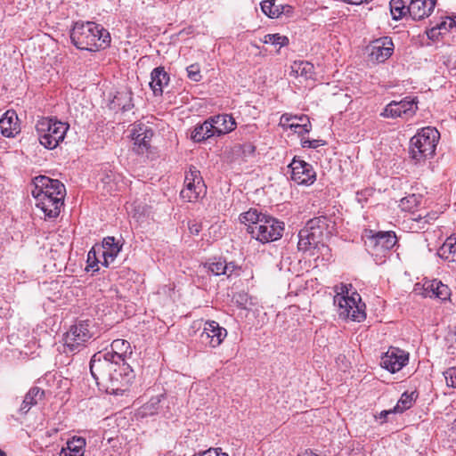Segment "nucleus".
I'll return each mask as SVG.
<instances>
[{
    "label": "nucleus",
    "instance_id": "f257e3e1",
    "mask_svg": "<svg viewBox=\"0 0 456 456\" xmlns=\"http://www.w3.org/2000/svg\"><path fill=\"white\" fill-rule=\"evenodd\" d=\"M90 371L98 386L106 393L122 395L129 390L135 379L134 370L128 362L108 361L100 354H94L90 361Z\"/></svg>",
    "mask_w": 456,
    "mask_h": 456
},
{
    "label": "nucleus",
    "instance_id": "f03ea898",
    "mask_svg": "<svg viewBox=\"0 0 456 456\" xmlns=\"http://www.w3.org/2000/svg\"><path fill=\"white\" fill-rule=\"evenodd\" d=\"M70 39L77 49L94 52L108 45L110 36L101 25L93 21H77L70 31Z\"/></svg>",
    "mask_w": 456,
    "mask_h": 456
},
{
    "label": "nucleus",
    "instance_id": "7ed1b4c3",
    "mask_svg": "<svg viewBox=\"0 0 456 456\" xmlns=\"http://www.w3.org/2000/svg\"><path fill=\"white\" fill-rule=\"evenodd\" d=\"M362 238L366 250L378 265L385 262L386 257L397 243V237L393 231L374 232L367 230Z\"/></svg>",
    "mask_w": 456,
    "mask_h": 456
},
{
    "label": "nucleus",
    "instance_id": "20e7f679",
    "mask_svg": "<svg viewBox=\"0 0 456 456\" xmlns=\"http://www.w3.org/2000/svg\"><path fill=\"white\" fill-rule=\"evenodd\" d=\"M439 132L430 126L420 129L410 141V155L415 163L426 161L434 156Z\"/></svg>",
    "mask_w": 456,
    "mask_h": 456
},
{
    "label": "nucleus",
    "instance_id": "39448f33",
    "mask_svg": "<svg viewBox=\"0 0 456 456\" xmlns=\"http://www.w3.org/2000/svg\"><path fill=\"white\" fill-rule=\"evenodd\" d=\"M69 125L55 118H41L36 124V131L41 145L48 150L55 149L65 138Z\"/></svg>",
    "mask_w": 456,
    "mask_h": 456
},
{
    "label": "nucleus",
    "instance_id": "423d86ee",
    "mask_svg": "<svg viewBox=\"0 0 456 456\" xmlns=\"http://www.w3.org/2000/svg\"><path fill=\"white\" fill-rule=\"evenodd\" d=\"M333 301L339 318L358 322L365 319L366 314L363 310L365 305L361 304L360 295L354 293L352 296H348L346 285L341 284L340 292H337Z\"/></svg>",
    "mask_w": 456,
    "mask_h": 456
},
{
    "label": "nucleus",
    "instance_id": "0eeeda50",
    "mask_svg": "<svg viewBox=\"0 0 456 456\" xmlns=\"http://www.w3.org/2000/svg\"><path fill=\"white\" fill-rule=\"evenodd\" d=\"M92 322L89 320L79 321L70 326L63 335L64 353L76 354L84 348L92 338Z\"/></svg>",
    "mask_w": 456,
    "mask_h": 456
},
{
    "label": "nucleus",
    "instance_id": "6e6552de",
    "mask_svg": "<svg viewBox=\"0 0 456 456\" xmlns=\"http://www.w3.org/2000/svg\"><path fill=\"white\" fill-rule=\"evenodd\" d=\"M284 232V223L278 219L266 216V217L258 223V225H250L248 232L251 237L261 243L275 241L282 237Z\"/></svg>",
    "mask_w": 456,
    "mask_h": 456
},
{
    "label": "nucleus",
    "instance_id": "1a4fd4ad",
    "mask_svg": "<svg viewBox=\"0 0 456 456\" xmlns=\"http://www.w3.org/2000/svg\"><path fill=\"white\" fill-rule=\"evenodd\" d=\"M417 104V97L408 96L400 102L392 101L385 107L380 115L384 118H402L407 120L415 115L418 110Z\"/></svg>",
    "mask_w": 456,
    "mask_h": 456
},
{
    "label": "nucleus",
    "instance_id": "9d476101",
    "mask_svg": "<svg viewBox=\"0 0 456 456\" xmlns=\"http://www.w3.org/2000/svg\"><path fill=\"white\" fill-rule=\"evenodd\" d=\"M391 37H382L372 40L366 47L369 61L372 63H384L394 53Z\"/></svg>",
    "mask_w": 456,
    "mask_h": 456
},
{
    "label": "nucleus",
    "instance_id": "9b49d317",
    "mask_svg": "<svg viewBox=\"0 0 456 456\" xmlns=\"http://www.w3.org/2000/svg\"><path fill=\"white\" fill-rule=\"evenodd\" d=\"M35 190L32 191L34 197L41 195L58 196L64 198L66 195L65 186L59 180L52 179L45 175H39L35 178Z\"/></svg>",
    "mask_w": 456,
    "mask_h": 456
},
{
    "label": "nucleus",
    "instance_id": "f8f14e48",
    "mask_svg": "<svg viewBox=\"0 0 456 456\" xmlns=\"http://www.w3.org/2000/svg\"><path fill=\"white\" fill-rule=\"evenodd\" d=\"M289 168L291 170V180L297 184L310 185L316 180V173L312 165L303 159L294 158Z\"/></svg>",
    "mask_w": 456,
    "mask_h": 456
},
{
    "label": "nucleus",
    "instance_id": "ddd939ff",
    "mask_svg": "<svg viewBox=\"0 0 456 456\" xmlns=\"http://www.w3.org/2000/svg\"><path fill=\"white\" fill-rule=\"evenodd\" d=\"M409 361V354L397 347H390L385 353L380 361L382 368L387 370L391 373H395L404 367Z\"/></svg>",
    "mask_w": 456,
    "mask_h": 456
},
{
    "label": "nucleus",
    "instance_id": "4468645a",
    "mask_svg": "<svg viewBox=\"0 0 456 456\" xmlns=\"http://www.w3.org/2000/svg\"><path fill=\"white\" fill-rule=\"evenodd\" d=\"M134 140V151L137 154H144L151 148V141L153 136V130L147 125L136 124L132 130Z\"/></svg>",
    "mask_w": 456,
    "mask_h": 456
},
{
    "label": "nucleus",
    "instance_id": "2eb2a0df",
    "mask_svg": "<svg viewBox=\"0 0 456 456\" xmlns=\"http://www.w3.org/2000/svg\"><path fill=\"white\" fill-rule=\"evenodd\" d=\"M226 336V330L221 327L218 322L215 321H208L204 324V329L200 334V338L203 343L208 344L210 347L215 348L223 342Z\"/></svg>",
    "mask_w": 456,
    "mask_h": 456
},
{
    "label": "nucleus",
    "instance_id": "dca6fc26",
    "mask_svg": "<svg viewBox=\"0 0 456 456\" xmlns=\"http://www.w3.org/2000/svg\"><path fill=\"white\" fill-rule=\"evenodd\" d=\"M108 361H117L127 362V359L132 355L130 343L125 339H115L110 345V350L105 352H97Z\"/></svg>",
    "mask_w": 456,
    "mask_h": 456
},
{
    "label": "nucleus",
    "instance_id": "f3484780",
    "mask_svg": "<svg viewBox=\"0 0 456 456\" xmlns=\"http://www.w3.org/2000/svg\"><path fill=\"white\" fill-rule=\"evenodd\" d=\"M280 125L285 129H290L299 135L308 134L312 128L311 122L307 116H291L283 114L280 119Z\"/></svg>",
    "mask_w": 456,
    "mask_h": 456
},
{
    "label": "nucleus",
    "instance_id": "a211bd4d",
    "mask_svg": "<svg viewBox=\"0 0 456 456\" xmlns=\"http://www.w3.org/2000/svg\"><path fill=\"white\" fill-rule=\"evenodd\" d=\"M34 198L37 200V207L43 211L45 218H55L60 215L64 198H59L58 196L53 198L45 194Z\"/></svg>",
    "mask_w": 456,
    "mask_h": 456
},
{
    "label": "nucleus",
    "instance_id": "6ab92c4d",
    "mask_svg": "<svg viewBox=\"0 0 456 456\" xmlns=\"http://www.w3.org/2000/svg\"><path fill=\"white\" fill-rule=\"evenodd\" d=\"M322 240L321 232H314L305 225L298 232L297 248L300 251L306 252L312 248H317L320 245L323 247Z\"/></svg>",
    "mask_w": 456,
    "mask_h": 456
},
{
    "label": "nucleus",
    "instance_id": "aec40b11",
    "mask_svg": "<svg viewBox=\"0 0 456 456\" xmlns=\"http://www.w3.org/2000/svg\"><path fill=\"white\" fill-rule=\"evenodd\" d=\"M306 225L308 229L321 232V237L330 236L336 229V220L333 216L320 215L310 219Z\"/></svg>",
    "mask_w": 456,
    "mask_h": 456
},
{
    "label": "nucleus",
    "instance_id": "412c9836",
    "mask_svg": "<svg viewBox=\"0 0 456 456\" xmlns=\"http://www.w3.org/2000/svg\"><path fill=\"white\" fill-rule=\"evenodd\" d=\"M436 4V0H411L407 11L413 20H419L431 14Z\"/></svg>",
    "mask_w": 456,
    "mask_h": 456
},
{
    "label": "nucleus",
    "instance_id": "4be33fe9",
    "mask_svg": "<svg viewBox=\"0 0 456 456\" xmlns=\"http://www.w3.org/2000/svg\"><path fill=\"white\" fill-rule=\"evenodd\" d=\"M122 246L116 242L114 237L108 236L103 239L102 245H98V252H101L103 261L102 265L108 267L118 256Z\"/></svg>",
    "mask_w": 456,
    "mask_h": 456
},
{
    "label": "nucleus",
    "instance_id": "5701e85b",
    "mask_svg": "<svg viewBox=\"0 0 456 456\" xmlns=\"http://www.w3.org/2000/svg\"><path fill=\"white\" fill-rule=\"evenodd\" d=\"M0 133L7 138L14 137L20 133L18 116L15 110H8L0 118Z\"/></svg>",
    "mask_w": 456,
    "mask_h": 456
},
{
    "label": "nucleus",
    "instance_id": "b1692460",
    "mask_svg": "<svg viewBox=\"0 0 456 456\" xmlns=\"http://www.w3.org/2000/svg\"><path fill=\"white\" fill-rule=\"evenodd\" d=\"M215 136L228 134L235 129L236 122L232 115L220 114L209 118Z\"/></svg>",
    "mask_w": 456,
    "mask_h": 456
},
{
    "label": "nucleus",
    "instance_id": "393cba45",
    "mask_svg": "<svg viewBox=\"0 0 456 456\" xmlns=\"http://www.w3.org/2000/svg\"><path fill=\"white\" fill-rule=\"evenodd\" d=\"M424 291L427 297L445 301L450 298L451 289L441 281L433 280L424 283Z\"/></svg>",
    "mask_w": 456,
    "mask_h": 456
},
{
    "label": "nucleus",
    "instance_id": "a878e982",
    "mask_svg": "<svg viewBox=\"0 0 456 456\" xmlns=\"http://www.w3.org/2000/svg\"><path fill=\"white\" fill-rule=\"evenodd\" d=\"M169 75L163 67L153 69L151 73L150 86L155 96L162 95L164 86L168 85Z\"/></svg>",
    "mask_w": 456,
    "mask_h": 456
},
{
    "label": "nucleus",
    "instance_id": "bb28decb",
    "mask_svg": "<svg viewBox=\"0 0 456 456\" xmlns=\"http://www.w3.org/2000/svg\"><path fill=\"white\" fill-rule=\"evenodd\" d=\"M121 183L122 179L118 174L113 172L112 170H104L101 174L98 185L102 186L107 193L111 194L112 192L120 189Z\"/></svg>",
    "mask_w": 456,
    "mask_h": 456
},
{
    "label": "nucleus",
    "instance_id": "cd10ccee",
    "mask_svg": "<svg viewBox=\"0 0 456 456\" xmlns=\"http://www.w3.org/2000/svg\"><path fill=\"white\" fill-rule=\"evenodd\" d=\"M86 439L74 436L69 440L65 447H62L59 456H84Z\"/></svg>",
    "mask_w": 456,
    "mask_h": 456
},
{
    "label": "nucleus",
    "instance_id": "c85d7f7f",
    "mask_svg": "<svg viewBox=\"0 0 456 456\" xmlns=\"http://www.w3.org/2000/svg\"><path fill=\"white\" fill-rule=\"evenodd\" d=\"M134 107L132 92L124 90L118 92L110 102V109L127 111Z\"/></svg>",
    "mask_w": 456,
    "mask_h": 456
},
{
    "label": "nucleus",
    "instance_id": "c756f323",
    "mask_svg": "<svg viewBox=\"0 0 456 456\" xmlns=\"http://www.w3.org/2000/svg\"><path fill=\"white\" fill-rule=\"evenodd\" d=\"M212 136H215V134L209 118L202 124L197 125L191 134V138L195 142H204Z\"/></svg>",
    "mask_w": 456,
    "mask_h": 456
},
{
    "label": "nucleus",
    "instance_id": "7c9ffc66",
    "mask_svg": "<svg viewBox=\"0 0 456 456\" xmlns=\"http://www.w3.org/2000/svg\"><path fill=\"white\" fill-rule=\"evenodd\" d=\"M45 395L44 390L37 387H34L26 394L20 411L22 413H27L31 406L37 404L38 400H41Z\"/></svg>",
    "mask_w": 456,
    "mask_h": 456
},
{
    "label": "nucleus",
    "instance_id": "2f4dec72",
    "mask_svg": "<svg viewBox=\"0 0 456 456\" xmlns=\"http://www.w3.org/2000/svg\"><path fill=\"white\" fill-rule=\"evenodd\" d=\"M266 216L265 214L258 212L256 208H250L248 211L240 215V221L248 226V230L250 228V225H258V223L263 221Z\"/></svg>",
    "mask_w": 456,
    "mask_h": 456
},
{
    "label": "nucleus",
    "instance_id": "473e14b6",
    "mask_svg": "<svg viewBox=\"0 0 456 456\" xmlns=\"http://www.w3.org/2000/svg\"><path fill=\"white\" fill-rule=\"evenodd\" d=\"M206 192V186L202 189H198L196 187V183L193 185L191 184H185V187L181 191V197L188 201V202H193L196 201L201 194H205Z\"/></svg>",
    "mask_w": 456,
    "mask_h": 456
},
{
    "label": "nucleus",
    "instance_id": "72a5a7b5",
    "mask_svg": "<svg viewBox=\"0 0 456 456\" xmlns=\"http://www.w3.org/2000/svg\"><path fill=\"white\" fill-rule=\"evenodd\" d=\"M421 200L420 194H408L400 200L399 207L403 211L412 212L420 205Z\"/></svg>",
    "mask_w": 456,
    "mask_h": 456
},
{
    "label": "nucleus",
    "instance_id": "f704fd0d",
    "mask_svg": "<svg viewBox=\"0 0 456 456\" xmlns=\"http://www.w3.org/2000/svg\"><path fill=\"white\" fill-rule=\"evenodd\" d=\"M416 397L417 396L415 395L414 392H411L410 394L404 392L401 395V398L398 400L396 405L392 409V411H394L396 413H403L404 411L410 409L412 406Z\"/></svg>",
    "mask_w": 456,
    "mask_h": 456
},
{
    "label": "nucleus",
    "instance_id": "c9c22d12",
    "mask_svg": "<svg viewBox=\"0 0 456 456\" xmlns=\"http://www.w3.org/2000/svg\"><path fill=\"white\" fill-rule=\"evenodd\" d=\"M226 260L222 257H215L205 264V267L214 275L219 276L225 274Z\"/></svg>",
    "mask_w": 456,
    "mask_h": 456
},
{
    "label": "nucleus",
    "instance_id": "e433bc0d",
    "mask_svg": "<svg viewBox=\"0 0 456 456\" xmlns=\"http://www.w3.org/2000/svg\"><path fill=\"white\" fill-rule=\"evenodd\" d=\"M392 18L398 20L408 13L407 6L403 0H391L389 3Z\"/></svg>",
    "mask_w": 456,
    "mask_h": 456
},
{
    "label": "nucleus",
    "instance_id": "4c0bfd02",
    "mask_svg": "<svg viewBox=\"0 0 456 456\" xmlns=\"http://www.w3.org/2000/svg\"><path fill=\"white\" fill-rule=\"evenodd\" d=\"M281 5L275 4L274 0H265L261 3V9L263 12L269 18H278L283 11L280 9Z\"/></svg>",
    "mask_w": 456,
    "mask_h": 456
},
{
    "label": "nucleus",
    "instance_id": "58836bf2",
    "mask_svg": "<svg viewBox=\"0 0 456 456\" xmlns=\"http://www.w3.org/2000/svg\"><path fill=\"white\" fill-rule=\"evenodd\" d=\"M194 184L196 183V187L198 189H202L205 187L203 179L200 175V172L197 170L195 167H191L190 170L186 173L184 178V184Z\"/></svg>",
    "mask_w": 456,
    "mask_h": 456
},
{
    "label": "nucleus",
    "instance_id": "ea45409f",
    "mask_svg": "<svg viewBox=\"0 0 456 456\" xmlns=\"http://www.w3.org/2000/svg\"><path fill=\"white\" fill-rule=\"evenodd\" d=\"M264 44H271L273 45H279L280 47H283L289 45V39L286 36L276 34H267L263 38Z\"/></svg>",
    "mask_w": 456,
    "mask_h": 456
},
{
    "label": "nucleus",
    "instance_id": "a19ab883",
    "mask_svg": "<svg viewBox=\"0 0 456 456\" xmlns=\"http://www.w3.org/2000/svg\"><path fill=\"white\" fill-rule=\"evenodd\" d=\"M292 69L297 74L308 77L313 73L314 66L308 61H299L295 62Z\"/></svg>",
    "mask_w": 456,
    "mask_h": 456
},
{
    "label": "nucleus",
    "instance_id": "79ce46f5",
    "mask_svg": "<svg viewBox=\"0 0 456 456\" xmlns=\"http://www.w3.org/2000/svg\"><path fill=\"white\" fill-rule=\"evenodd\" d=\"M101 252H98V245H94L87 254V266L86 268V271L93 270L97 271L98 268L94 269V267L98 266V263L100 262L98 259V255Z\"/></svg>",
    "mask_w": 456,
    "mask_h": 456
},
{
    "label": "nucleus",
    "instance_id": "37998d69",
    "mask_svg": "<svg viewBox=\"0 0 456 456\" xmlns=\"http://www.w3.org/2000/svg\"><path fill=\"white\" fill-rule=\"evenodd\" d=\"M456 252V239L452 237L448 238L446 241L443 244V246L438 250V255L441 257H446V254H452Z\"/></svg>",
    "mask_w": 456,
    "mask_h": 456
},
{
    "label": "nucleus",
    "instance_id": "c03bdc74",
    "mask_svg": "<svg viewBox=\"0 0 456 456\" xmlns=\"http://www.w3.org/2000/svg\"><path fill=\"white\" fill-rule=\"evenodd\" d=\"M161 397H163V395L151 398V400L142 407L143 413L149 415H153L154 413H156L159 408V404L161 401Z\"/></svg>",
    "mask_w": 456,
    "mask_h": 456
},
{
    "label": "nucleus",
    "instance_id": "a18cd8bd",
    "mask_svg": "<svg viewBox=\"0 0 456 456\" xmlns=\"http://www.w3.org/2000/svg\"><path fill=\"white\" fill-rule=\"evenodd\" d=\"M188 77L193 82H200L202 78L200 67L198 63H193L186 68Z\"/></svg>",
    "mask_w": 456,
    "mask_h": 456
},
{
    "label": "nucleus",
    "instance_id": "49530a36",
    "mask_svg": "<svg viewBox=\"0 0 456 456\" xmlns=\"http://www.w3.org/2000/svg\"><path fill=\"white\" fill-rule=\"evenodd\" d=\"M241 267L238 265L235 262H226L225 266V274L227 278H232V276L238 277L240 275Z\"/></svg>",
    "mask_w": 456,
    "mask_h": 456
},
{
    "label": "nucleus",
    "instance_id": "de8ad7c7",
    "mask_svg": "<svg viewBox=\"0 0 456 456\" xmlns=\"http://www.w3.org/2000/svg\"><path fill=\"white\" fill-rule=\"evenodd\" d=\"M446 384L449 387L456 388V368H450L444 372Z\"/></svg>",
    "mask_w": 456,
    "mask_h": 456
},
{
    "label": "nucleus",
    "instance_id": "09e8293b",
    "mask_svg": "<svg viewBox=\"0 0 456 456\" xmlns=\"http://www.w3.org/2000/svg\"><path fill=\"white\" fill-rule=\"evenodd\" d=\"M192 456H229L224 452L221 448H209L206 451L195 453Z\"/></svg>",
    "mask_w": 456,
    "mask_h": 456
},
{
    "label": "nucleus",
    "instance_id": "8fccbe9b",
    "mask_svg": "<svg viewBox=\"0 0 456 456\" xmlns=\"http://www.w3.org/2000/svg\"><path fill=\"white\" fill-rule=\"evenodd\" d=\"M456 27V17H447L446 20H443L439 25H437V28L442 30H451L452 28Z\"/></svg>",
    "mask_w": 456,
    "mask_h": 456
},
{
    "label": "nucleus",
    "instance_id": "3c124183",
    "mask_svg": "<svg viewBox=\"0 0 456 456\" xmlns=\"http://www.w3.org/2000/svg\"><path fill=\"white\" fill-rule=\"evenodd\" d=\"M234 299H235L236 304L240 307L246 308L247 304L249 299V297H248V293H246V292H239L236 295H234Z\"/></svg>",
    "mask_w": 456,
    "mask_h": 456
},
{
    "label": "nucleus",
    "instance_id": "603ef678",
    "mask_svg": "<svg viewBox=\"0 0 456 456\" xmlns=\"http://www.w3.org/2000/svg\"><path fill=\"white\" fill-rule=\"evenodd\" d=\"M301 144L304 148H317L319 146V141L302 138Z\"/></svg>",
    "mask_w": 456,
    "mask_h": 456
},
{
    "label": "nucleus",
    "instance_id": "864d4df0",
    "mask_svg": "<svg viewBox=\"0 0 456 456\" xmlns=\"http://www.w3.org/2000/svg\"><path fill=\"white\" fill-rule=\"evenodd\" d=\"M189 230L191 234L198 235L201 231V225L197 223L190 224Z\"/></svg>",
    "mask_w": 456,
    "mask_h": 456
},
{
    "label": "nucleus",
    "instance_id": "5fc2aeb1",
    "mask_svg": "<svg viewBox=\"0 0 456 456\" xmlns=\"http://www.w3.org/2000/svg\"><path fill=\"white\" fill-rule=\"evenodd\" d=\"M391 413H395L394 411H392V409L390 410H387V411H382L379 414V419H386L387 415L391 414Z\"/></svg>",
    "mask_w": 456,
    "mask_h": 456
},
{
    "label": "nucleus",
    "instance_id": "6e6d98bb",
    "mask_svg": "<svg viewBox=\"0 0 456 456\" xmlns=\"http://www.w3.org/2000/svg\"><path fill=\"white\" fill-rule=\"evenodd\" d=\"M414 220L419 223H423V224L428 223V216H419L418 217L414 218Z\"/></svg>",
    "mask_w": 456,
    "mask_h": 456
},
{
    "label": "nucleus",
    "instance_id": "4d7b16f0",
    "mask_svg": "<svg viewBox=\"0 0 456 456\" xmlns=\"http://www.w3.org/2000/svg\"><path fill=\"white\" fill-rule=\"evenodd\" d=\"M298 456H320V455L313 452L312 451H305V452H303L302 454H300Z\"/></svg>",
    "mask_w": 456,
    "mask_h": 456
},
{
    "label": "nucleus",
    "instance_id": "13d9d810",
    "mask_svg": "<svg viewBox=\"0 0 456 456\" xmlns=\"http://www.w3.org/2000/svg\"><path fill=\"white\" fill-rule=\"evenodd\" d=\"M280 9H281V11H283V12H289L291 10V7L289 5H287V6L281 5Z\"/></svg>",
    "mask_w": 456,
    "mask_h": 456
},
{
    "label": "nucleus",
    "instance_id": "bf43d9fd",
    "mask_svg": "<svg viewBox=\"0 0 456 456\" xmlns=\"http://www.w3.org/2000/svg\"><path fill=\"white\" fill-rule=\"evenodd\" d=\"M346 2L348 4H361V0H346Z\"/></svg>",
    "mask_w": 456,
    "mask_h": 456
},
{
    "label": "nucleus",
    "instance_id": "052dcab7",
    "mask_svg": "<svg viewBox=\"0 0 456 456\" xmlns=\"http://www.w3.org/2000/svg\"><path fill=\"white\" fill-rule=\"evenodd\" d=\"M0 456H6L5 452L0 449Z\"/></svg>",
    "mask_w": 456,
    "mask_h": 456
}]
</instances>
